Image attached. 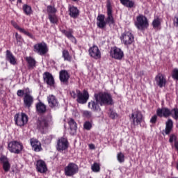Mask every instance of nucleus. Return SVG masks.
I'll list each match as a JSON object with an SVG mask.
<instances>
[{
  "label": "nucleus",
  "instance_id": "f257e3e1",
  "mask_svg": "<svg viewBox=\"0 0 178 178\" xmlns=\"http://www.w3.org/2000/svg\"><path fill=\"white\" fill-rule=\"evenodd\" d=\"M114 104L113 96L108 92H99L94 94V100L88 102V107L94 112H100V106L113 105Z\"/></svg>",
  "mask_w": 178,
  "mask_h": 178
},
{
  "label": "nucleus",
  "instance_id": "f03ea898",
  "mask_svg": "<svg viewBox=\"0 0 178 178\" xmlns=\"http://www.w3.org/2000/svg\"><path fill=\"white\" fill-rule=\"evenodd\" d=\"M174 113V115L172 113ZM156 113L159 118H168L172 115V118L175 120H178V107H175L172 110L168 107H163L162 108H158L156 110Z\"/></svg>",
  "mask_w": 178,
  "mask_h": 178
},
{
  "label": "nucleus",
  "instance_id": "7ed1b4c3",
  "mask_svg": "<svg viewBox=\"0 0 178 178\" xmlns=\"http://www.w3.org/2000/svg\"><path fill=\"white\" fill-rule=\"evenodd\" d=\"M33 51L40 56H45L49 52V47L45 42L42 41L34 44Z\"/></svg>",
  "mask_w": 178,
  "mask_h": 178
},
{
  "label": "nucleus",
  "instance_id": "20e7f679",
  "mask_svg": "<svg viewBox=\"0 0 178 178\" xmlns=\"http://www.w3.org/2000/svg\"><path fill=\"white\" fill-rule=\"evenodd\" d=\"M136 28L140 31H145L149 26L148 19L143 15H139L136 17V22L135 24Z\"/></svg>",
  "mask_w": 178,
  "mask_h": 178
},
{
  "label": "nucleus",
  "instance_id": "39448f33",
  "mask_svg": "<svg viewBox=\"0 0 178 178\" xmlns=\"http://www.w3.org/2000/svg\"><path fill=\"white\" fill-rule=\"evenodd\" d=\"M8 149L10 153L20 154L24 149V145L18 141H11L8 143Z\"/></svg>",
  "mask_w": 178,
  "mask_h": 178
},
{
  "label": "nucleus",
  "instance_id": "423d86ee",
  "mask_svg": "<svg viewBox=\"0 0 178 178\" xmlns=\"http://www.w3.org/2000/svg\"><path fill=\"white\" fill-rule=\"evenodd\" d=\"M134 35L131 31H124V33L121 34L120 40L121 42L125 45H131L134 42Z\"/></svg>",
  "mask_w": 178,
  "mask_h": 178
},
{
  "label": "nucleus",
  "instance_id": "0eeeda50",
  "mask_svg": "<svg viewBox=\"0 0 178 178\" xmlns=\"http://www.w3.org/2000/svg\"><path fill=\"white\" fill-rule=\"evenodd\" d=\"M79 172V166L74 163H69L64 168V174L67 177H73Z\"/></svg>",
  "mask_w": 178,
  "mask_h": 178
},
{
  "label": "nucleus",
  "instance_id": "6e6552de",
  "mask_svg": "<svg viewBox=\"0 0 178 178\" xmlns=\"http://www.w3.org/2000/svg\"><path fill=\"white\" fill-rule=\"evenodd\" d=\"M15 124L20 127L28 123L29 117L25 113H17L14 116Z\"/></svg>",
  "mask_w": 178,
  "mask_h": 178
},
{
  "label": "nucleus",
  "instance_id": "1a4fd4ad",
  "mask_svg": "<svg viewBox=\"0 0 178 178\" xmlns=\"http://www.w3.org/2000/svg\"><path fill=\"white\" fill-rule=\"evenodd\" d=\"M130 120H132L133 124L134 126H138L144 120L143 114L141 111H140V110H136L131 113Z\"/></svg>",
  "mask_w": 178,
  "mask_h": 178
},
{
  "label": "nucleus",
  "instance_id": "9d476101",
  "mask_svg": "<svg viewBox=\"0 0 178 178\" xmlns=\"http://www.w3.org/2000/svg\"><path fill=\"white\" fill-rule=\"evenodd\" d=\"M49 126V120L47 118H38L36 121V129L42 134H44L45 130Z\"/></svg>",
  "mask_w": 178,
  "mask_h": 178
},
{
  "label": "nucleus",
  "instance_id": "9b49d317",
  "mask_svg": "<svg viewBox=\"0 0 178 178\" xmlns=\"http://www.w3.org/2000/svg\"><path fill=\"white\" fill-rule=\"evenodd\" d=\"M106 8H107V17L106 18V23L109 26H111V25H115V20L113 14V7L110 2L107 3Z\"/></svg>",
  "mask_w": 178,
  "mask_h": 178
},
{
  "label": "nucleus",
  "instance_id": "f8f14e48",
  "mask_svg": "<svg viewBox=\"0 0 178 178\" xmlns=\"http://www.w3.org/2000/svg\"><path fill=\"white\" fill-rule=\"evenodd\" d=\"M76 94H77V99L76 101L78 104H87L90 98V95L88 90H83L82 93L81 90H77Z\"/></svg>",
  "mask_w": 178,
  "mask_h": 178
},
{
  "label": "nucleus",
  "instance_id": "ddd939ff",
  "mask_svg": "<svg viewBox=\"0 0 178 178\" xmlns=\"http://www.w3.org/2000/svg\"><path fill=\"white\" fill-rule=\"evenodd\" d=\"M110 56L115 60H121L124 57V53L122 49L113 47L110 51Z\"/></svg>",
  "mask_w": 178,
  "mask_h": 178
},
{
  "label": "nucleus",
  "instance_id": "4468645a",
  "mask_svg": "<svg viewBox=\"0 0 178 178\" xmlns=\"http://www.w3.org/2000/svg\"><path fill=\"white\" fill-rule=\"evenodd\" d=\"M89 56L95 60H99L102 58V52L97 45L94 44L88 49Z\"/></svg>",
  "mask_w": 178,
  "mask_h": 178
},
{
  "label": "nucleus",
  "instance_id": "2eb2a0df",
  "mask_svg": "<svg viewBox=\"0 0 178 178\" xmlns=\"http://www.w3.org/2000/svg\"><path fill=\"white\" fill-rule=\"evenodd\" d=\"M11 24L19 33L24 34V35H26L31 40L35 39V35L32 33L29 32L28 30H26L24 28L20 27L16 22L11 21Z\"/></svg>",
  "mask_w": 178,
  "mask_h": 178
},
{
  "label": "nucleus",
  "instance_id": "dca6fc26",
  "mask_svg": "<svg viewBox=\"0 0 178 178\" xmlns=\"http://www.w3.org/2000/svg\"><path fill=\"white\" fill-rule=\"evenodd\" d=\"M70 79V74L67 70H61L59 71V81L61 84L68 86Z\"/></svg>",
  "mask_w": 178,
  "mask_h": 178
},
{
  "label": "nucleus",
  "instance_id": "f3484780",
  "mask_svg": "<svg viewBox=\"0 0 178 178\" xmlns=\"http://www.w3.org/2000/svg\"><path fill=\"white\" fill-rule=\"evenodd\" d=\"M42 79L44 83L50 87H54L56 84L55 79L52 74H51V72H48V71H46V72L42 74Z\"/></svg>",
  "mask_w": 178,
  "mask_h": 178
},
{
  "label": "nucleus",
  "instance_id": "a211bd4d",
  "mask_svg": "<svg viewBox=\"0 0 178 178\" xmlns=\"http://www.w3.org/2000/svg\"><path fill=\"white\" fill-rule=\"evenodd\" d=\"M60 31L63 34L67 39H69L72 42L75 44H77V40L76 37L73 35L74 31L72 29H60Z\"/></svg>",
  "mask_w": 178,
  "mask_h": 178
},
{
  "label": "nucleus",
  "instance_id": "6ab92c4d",
  "mask_svg": "<svg viewBox=\"0 0 178 178\" xmlns=\"http://www.w3.org/2000/svg\"><path fill=\"white\" fill-rule=\"evenodd\" d=\"M69 147V142L67 138H60L57 142L56 149L58 151H65Z\"/></svg>",
  "mask_w": 178,
  "mask_h": 178
},
{
  "label": "nucleus",
  "instance_id": "aec40b11",
  "mask_svg": "<svg viewBox=\"0 0 178 178\" xmlns=\"http://www.w3.org/2000/svg\"><path fill=\"white\" fill-rule=\"evenodd\" d=\"M48 105L51 108L56 109L59 107V102L54 95H49L47 97Z\"/></svg>",
  "mask_w": 178,
  "mask_h": 178
},
{
  "label": "nucleus",
  "instance_id": "412c9836",
  "mask_svg": "<svg viewBox=\"0 0 178 178\" xmlns=\"http://www.w3.org/2000/svg\"><path fill=\"white\" fill-rule=\"evenodd\" d=\"M0 164L2 165V168L5 172L10 171L11 165L10 163L9 159L6 156L1 155L0 156Z\"/></svg>",
  "mask_w": 178,
  "mask_h": 178
},
{
  "label": "nucleus",
  "instance_id": "4be33fe9",
  "mask_svg": "<svg viewBox=\"0 0 178 178\" xmlns=\"http://www.w3.org/2000/svg\"><path fill=\"white\" fill-rule=\"evenodd\" d=\"M35 168L38 172L45 174L48 171L47 165L45 161L38 160L36 161Z\"/></svg>",
  "mask_w": 178,
  "mask_h": 178
},
{
  "label": "nucleus",
  "instance_id": "5701e85b",
  "mask_svg": "<svg viewBox=\"0 0 178 178\" xmlns=\"http://www.w3.org/2000/svg\"><path fill=\"white\" fill-rule=\"evenodd\" d=\"M155 81L156 86H158L160 88H163L166 86L167 79L165 78L163 74L159 73L155 76Z\"/></svg>",
  "mask_w": 178,
  "mask_h": 178
},
{
  "label": "nucleus",
  "instance_id": "b1692460",
  "mask_svg": "<svg viewBox=\"0 0 178 178\" xmlns=\"http://www.w3.org/2000/svg\"><path fill=\"white\" fill-rule=\"evenodd\" d=\"M106 16L104 14H99L97 17V26L100 29H104L106 27Z\"/></svg>",
  "mask_w": 178,
  "mask_h": 178
},
{
  "label": "nucleus",
  "instance_id": "393cba45",
  "mask_svg": "<svg viewBox=\"0 0 178 178\" xmlns=\"http://www.w3.org/2000/svg\"><path fill=\"white\" fill-rule=\"evenodd\" d=\"M23 101L25 107L31 108L34 103V97L30 93H25Z\"/></svg>",
  "mask_w": 178,
  "mask_h": 178
},
{
  "label": "nucleus",
  "instance_id": "a878e982",
  "mask_svg": "<svg viewBox=\"0 0 178 178\" xmlns=\"http://www.w3.org/2000/svg\"><path fill=\"white\" fill-rule=\"evenodd\" d=\"M24 59L27 63V68L29 70H33L36 67L37 61L33 56H26Z\"/></svg>",
  "mask_w": 178,
  "mask_h": 178
},
{
  "label": "nucleus",
  "instance_id": "bb28decb",
  "mask_svg": "<svg viewBox=\"0 0 178 178\" xmlns=\"http://www.w3.org/2000/svg\"><path fill=\"white\" fill-rule=\"evenodd\" d=\"M173 127H174V122L172 120H170V118H169L168 121H166L165 122V129L162 132L163 136L170 135L173 129Z\"/></svg>",
  "mask_w": 178,
  "mask_h": 178
},
{
  "label": "nucleus",
  "instance_id": "cd10ccee",
  "mask_svg": "<svg viewBox=\"0 0 178 178\" xmlns=\"http://www.w3.org/2000/svg\"><path fill=\"white\" fill-rule=\"evenodd\" d=\"M68 125L70 127V134L72 136H74L76 134L77 131V124L76 121L74 120V118H70L68 121Z\"/></svg>",
  "mask_w": 178,
  "mask_h": 178
},
{
  "label": "nucleus",
  "instance_id": "c85d7f7f",
  "mask_svg": "<svg viewBox=\"0 0 178 178\" xmlns=\"http://www.w3.org/2000/svg\"><path fill=\"white\" fill-rule=\"evenodd\" d=\"M6 59L13 65H17V58L10 50L6 51Z\"/></svg>",
  "mask_w": 178,
  "mask_h": 178
},
{
  "label": "nucleus",
  "instance_id": "c756f323",
  "mask_svg": "<svg viewBox=\"0 0 178 178\" xmlns=\"http://www.w3.org/2000/svg\"><path fill=\"white\" fill-rule=\"evenodd\" d=\"M69 15L70 17L73 19H76L79 17L80 15V10L78 9L77 7L74 6H72L69 8Z\"/></svg>",
  "mask_w": 178,
  "mask_h": 178
},
{
  "label": "nucleus",
  "instance_id": "7c9ffc66",
  "mask_svg": "<svg viewBox=\"0 0 178 178\" xmlns=\"http://www.w3.org/2000/svg\"><path fill=\"white\" fill-rule=\"evenodd\" d=\"M36 112L39 114H44L47 112V106L42 102H38L35 104Z\"/></svg>",
  "mask_w": 178,
  "mask_h": 178
},
{
  "label": "nucleus",
  "instance_id": "2f4dec72",
  "mask_svg": "<svg viewBox=\"0 0 178 178\" xmlns=\"http://www.w3.org/2000/svg\"><path fill=\"white\" fill-rule=\"evenodd\" d=\"M30 143L32 147V149L35 152H39L42 151V149L41 143H39L37 140L31 139Z\"/></svg>",
  "mask_w": 178,
  "mask_h": 178
},
{
  "label": "nucleus",
  "instance_id": "473e14b6",
  "mask_svg": "<svg viewBox=\"0 0 178 178\" xmlns=\"http://www.w3.org/2000/svg\"><path fill=\"white\" fill-rule=\"evenodd\" d=\"M120 3L127 8H133L136 7L135 1L133 0H120Z\"/></svg>",
  "mask_w": 178,
  "mask_h": 178
},
{
  "label": "nucleus",
  "instance_id": "72a5a7b5",
  "mask_svg": "<svg viewBox=\"0 0 178 178\" xmlns=\"http://www.w3.org/2000/svg\"><path fill=\"white\" fill-rule=\"evenodd\" d=\"M62 57L65 61L71 63L72 61V56L70 54L67 49H63L62 51Z\"/></svg>",
  "mask_w": 178,
  "mask_h": 178
},
{
  "label": "nucleus",
  "instance_id": "f704fd0d",
  "mask_svg": "<svg viewBox=\"0 0 178 178\" xmlns=\"http://www.w3.org/2000/svg\"><path fill=\"white\" fill-rule=\"evenodd\" d=\"M48 19L51 24L58 25L59 23V17L56 13L48 15Z\"/></svg>",
  "mask_w": 178,
  "mask_h": 178
},
{
  "label": "nucleus",
  "instance_id": "c9c22d12",
  "mask_svg": "<svg viewBox=\"0 0 178 178\" xmlns=\"http://www.w3.org/2000/svg\"><path fill=\"white\" fill-rule=\"evenodd\" d=\"M47 16L51 15H55L57 13L58 10L57 8L55 7V6L53 5H48L47 6Z\"/></svg>",
  "mask_w": 178,
  "mask_h": 178
},
{
  "label": "nucleus",
  "instance_id": "e433bc0d",
  "mask_svg": "<svg viewBox=\"0 0 178 178\" xmlns=\"http://www.w3.org/2000/svg\"><path fill=\"white\" fill-rule=\"evenodd\" d=\"M22 10L26 15H31L33 13L32 7L28 4H24L22 6Z\"/></svg>",
  "mask_w": 178,
  "mask_h": 178
},
{
  "label": "nucleus",
  "instance_id": "4c0bfd02",
  "mask_svg": "<svg viewBox=\"0 0 178 178\" xmlns=\"http://www.w3.org/2000/svg\"><path fill=\"white\" fill-rule=\"evenodd\" d=\"M15 40L16 44L19 47H22L23 45V42L24 41L22 35L19 34L17 32L15 33Z\"/></svg>",
  "mask_w": 178,
  "mask_h": 178
},
{
  "label": "nucleus",
  "instance_id": "58836bf2",
  "mask_svg": "<svg viewBox=\"0 0 178 178\" xmlns=\"http://www.w3.org/2000/svg\"><path fill=\"white\" fill-rule=\"evenodd\" d=\"M152 26L154 29H158L161 25V19L157 17L156 18L154 19L152 21Z\"/></svg>",
  "mask_w": 178,
  "mask_h": 178
},
{
  "label": "nucleus",
  "instance_id": "ea45409f",
  "mask_svg": "<svg viewBox=\"0 0 178 178\" xmlns=\"http://www.w3.org/2000/svg\"><path fill=\"white\" fill-rule=\"evenodd\" d=\"M117 159L119 163H122L125 161V156L123 153L120 152L117 154Z\"/></svg>",
  "mask_w": 178,
  "mask_h": 178
},
{
  "label": "nucleus",
  "instance_id": "a19ab883",
  "mask_svg": "<svg viewBox=\"0 0 178 178\" xmlns=\"http://www.w3.org/2000/svg\"><path fill=\"white\" fill-rule=\"evenodd\" d=\"M172 78L178 81V68H174L171 72Z\"/></svg>",
  "mask_w": 178,
  "mask_h": 178
},
{
  "label": "nucleus",
  "instance_id": "79ce46f5",
  "mask_svg": "<svg viewBox=\"0 0 178 178\" xmlns=\"http://www.w3.org/2000/svg\"><path fill=\"white\" fill-rule=\"evenodd\" d=\"M91 169L94 172H100L101 168L99 164H98L97 163H95L92 165Z\"/></svg>",
  "mask_w": 178,
  "mask_h": 178
},
{
  "label": "nucleus",
  "instance_id": "37998d69",
  "mask_svg": "<svg viewBox=\"0 0 178 178\" xmlns=\"http://www.w3.org/2000/svg\"><path fill=\"white\" fill-rule=\"evenodd\" d=\"M92 127V123L90 121H86L83 124V129L87 131L91 130Z\"/></svg>",
  "mask_w": 178,
  "mask_h": 178
},
{
  "label": "nucleus",
  "instance_id": "c03bdc74",
  "mask_svg": "<svg viewBox=\"0 0 178 178\" xmlns=\"http://www.w3.org/2000/svg\"><path fill=\"white\" fill-rule=\"evenodd\" d=\"M176 141H178L177 135H175V134H171L169 138V143L173 144V143L175 142V143Z\"/></svg>",
  "mask_w": 178,
  "mask_h": 178
},
{
  "label": "nucleus",
  "instance_id": "a18cd8bd",
  "mask_svg": "<svg viewBox=\"0 0 178 178\" xmlns=\"http://www.w3.org/2000/svg\"><path fill=\"white\" fill-rule=\"evenodd\" d=\"M156 114H154V115H152V117L151 118L149 122L152 123V124H155L157 122L158 120V117H159V115H158L157 114V111H156Z\"/></svg>",
  "mask_w": 178,
  "mask_h": 178
},
{
  "label": "nucleus",
  "instance_id": "49530a36",
  "mask_svg": "<svg viewBox=\"0 0 178 178\" xmlns=\"http://www.w3.org/2000/svg\"><path fill=\"white\" fill-rule=\"evenodd\" d=\"M24 95H25V91L22 89H19L17 92V96L19 97H23Z\"/></svg>",
  "mask_w": 178,
  "mask_h": 178
},
{
  "label": "nucleus",
  "instance_id": "de8ad7c7",
  "mask_svg": "<svg viewBox=\"0 0 178 178\" xmlns=\"http://www.w3.org/2000/svg\"><path fill=\"white\" fill-rule=\"evenodd\" d=\"M70 96L74 99H78V93H77V90H76V92L74 90H72V92H70Z\"/></svg>",
  "mask_w": 178,
  "mask_h": 178
},
{
  "label": "nucleus",
  "instance_id": "09e8293b",
  "mask_svg": "<svg viewBox=\"0 0 178 178\" xmlns=\"http://www.w3.org/2000/svg\"><path fill=\"white\" fill-rule=\"evenodd\" d=\"M173 24L175 26L178 27V13L173 18Z\"/></svg>",
  "mask_w": 178,
  "mask_h": 178
},
{
  "label": "nucleus",
  "instance_id": "8fccbe9b",
  "mask_svg": "<svg viewBox=\"0 0 178 178\" xmlns=\"http://www.w3.org/2000/svg\"><path fill=\"white\" fill-rule=\"evenodd\" d=\"M118 116L117 113H115V111H113V110H111V113L109 114V117L110 118L114 120L115 119V118Z\"/></svg>",
  "mask_w": 178,
  "mask_h": 178
},
{
  "label": "nucleus",
  "instance_id": "3c124183",
  "mask_svg": "<svg viewBox=\"0 0 178 178\" xmlns=\"http://www.w3.org/2000/svg\"><path fill=\"white\" fill-rule=\"evenodd\" d=\"M83 115L88 118H90L92 117L91 111H83Z\"/></svg>",
  "mask_w": 178,
  "mask_h": 178
},
{
  "label": "nucleus",
  "instance_id": "603ef678",
  "mask_svg": "<svg viewBox=\"0 0 178 178\" xmlns=\"http://www.w3.org/2000/svg\"><path fill=\"white\" fill-rule=\"evenodd\" d=\"M174 147H175V148L177 150V152L178 154V141H175V143H174Z\"/></svg>",
  "mask_w": 178,
  "mask_h": 178
},
{
  "label": "nucleus",
  "instance_id": "864d4df0",
  "mask_svg": "<svg viewBox=\"0 0 178 178\" xmlns=\"http://www.w3.org/2000/svg\"><path fill=\"white\" fill-rule=\"evenodd\" d=\"M89 148H90V149H95V147L94 145H89Z\"/></svg>",
  "mask_w": 178,
  "mask_h": 178
},
{
  "label": "nucleus",
  "instance_id": "5fc2aeb1",
  "mask_svg": "<svg viewBox=\"0 0 178 178\" xmlns=\"http://www.w3.org/2000/svg\"><path fill=\"white\" fill-rule=\"evenodd\" d=\"M17 3H22V0H17Z\"/></svg>",
  "mask_w": 178,
  "mask_h": 178
},
{
  "label": "nucleus",
  "instance_id": "6e6d98bb",
  "mask_svg": "<svg viewBox=\"0 0 178 178\" xmlns=\"http://www.w3.org/2000/svg\"><path fill=\"white\" fill-rule=\"evenodd\" d=\"M72 1H73V2H78L79 0H72Z\"/></svg>",
  "mask_w": 178,
  "mask_h": 178
},
{
  "label": "nucleus",
  "instance_id": "4d7b16f0",
  "mask_svg": "<svg viewBox=\"0 0 178 178\" xmlns=\"http://www.w3.org/2000/svg\"><path fill=\"white\" fill-rule=\"evenodd\" d=\"M9 1H10L11 3H13V2H15V0H9Z\"/></svg>",
  "mask_w": 178,
  "mask_h": 178
},
{
  "label": "nucleus",
  "instance_id": "13d9d810",
  "mask_svg": "<svg viewBox=\"0 0 178 178\" xmlns=\"http://www.w3.org/2000/svg\"><path fill=\"white\" fill-rule=\"evenodd\" d=\"M176 168H177V170H178V163H177Z\"/></svg>",
  "mask_w": 178,
  "mask_h": 178
},
{
  "label": "nucleus",
  "instance_id": "bf43d9fd",
  "mask_svg": "<svg viewBox=\"0 0 178 178\" xmlns=\"http://www.w3.org/2000/svg\"><path fill=\"white\" fill-rule=\"evenodd\" d=\"M177 127H178V124H177Z\"/></svg>",
  "mask_w": 178,
  "mask_h": 178
},
{
  "label": "nucleus",
  "instance_id": "052dcab7",
  "mask_svg": "<svg viewBox=\"0 0 178 178\" xmlns=\"http://www.w3.org/2000/svg\"><path fill=\"white\" fill-rule=\"evenodd\" d=\"M173 178H177V177H173Z\"/></svg>",
  "mask_w": 178,
  "mask_h": 178
}]
</instances>
